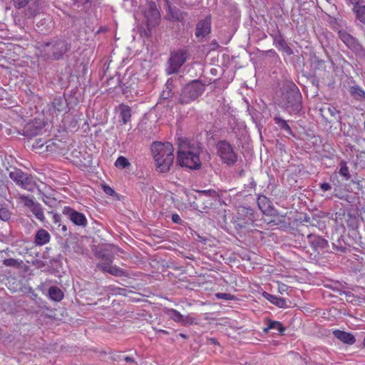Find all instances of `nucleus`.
Instances as JSON below:
<instances>
[{"instance_id":"1","label":"nucleus","mask_w":365,"mask_h":365,"mask_svg":"<svg viewBox=\"0 0 365 365\" xmlns=\"http://www.w3.org/2000/svg\"><path fill=\"white\" fill-rule=\"evenodd\" d=\"M151 151L157 170L160 173L168 172L174 160V148L172 143L154 142L151 145Z\"/></svg>"},{"instance_id":"2","label":"nucleus","mask_w":365,"mask_h":365,"mask_svg":"<svg viewBox=\"0 0 365 365\" xmlns=\"http://www.w3.org/2000/svg\"><path fill=\"white\" fill-rule=\"evenodd\" d=\"M178 162L182 167L190 169H199L201 162L199 158L198 149L189 145L180 147L178 152Z\"/></svg>"},{"instance_id":"3","label":"nucleus","mask_w":365,"mask_h":365,"mask_svg":"<svg viewBox=\"0 0 365 365\" xmlns=\"http://www.w3.org/2000/svg\"><path fill=\"white\" fill-rule=\"evenodd\" d=\"M187 51L184 49H180L176 51L171 52L166 64V73L168 75H171L178 73L182 66L187 61Z\"/></svg>"},{"instance_id":"4","label":"nucleus","mask_w":365,"mask_h":365,"mask_svg":"<svg viewBox=\"0 0 365 365\" xmlns=\"http://www.w3.org/2000/svg\"><path fill=\"white\" fill-rule=\"evenodd\" d=\"M69 111L66 97L63 96L55 98L48 106L47 114L51 117L49 120L53 123L58 121L59 116H63Z\"/></svg>"},{"instance_id":"5","label":"nucleus","mask_w":365,"mask_h":365,"mask_svg":"<svg viewBox=\"0 0 365 365\" xmlns=\"http://www.w3.org/2000/svg\"><path fill=\"white\" fill-rule=\"evenodd\" d=\"M68 49L69 46L64 40L58 39L47 43L45 46L44 51L47 58L58 60L62 58Z\"/></svg>"},{"instance_id":"6","label":"nucleus","mask_w":365,"mask_h":365,"mask_svg":"<svg viewBox=\"0 0 365 365\" xmlns=\"http://www.w3.org/2000/svg\"><path fill=\"white\" fill-rule=\"evenodd\" d=\"M216 148L217 155L224 163L227 165H232L237 162V155L227 141L221 140L218 142Z\"/></svg>"},{"instance_id":"7","label":"nucleus","mask_w":365,"mask_h":365,"mask_svg":"<svg viewBox=\"0 0 365 365\" xmlns=\"http://www.w3.org/2000/svg\"><path fill=\"white\" fill-rule=\"evenodd\" d=\"M254 221L255 215L253 210L250 208L242 207L238 209L234 223L236 227L245 228L247 225H252Z\"/></svg>"},{"instance_id":"8","label":"nucleus","mask_w":365,"mask_h":365,"mask_svg":"<svg viewBox=\"0 0 365 365\" xmlns=\"http://www.w3.org/2000/svg\"><path fill=\"white\" fill-rule=\"evenodd\" d=\"M9 177L22 188L29 191L33 190L34 182L32 178L20 169H14L9 173Z\"/></svg>"},{"instance_id":"9","label":"nucleus","mask_w":365,"mask_h":365,"mask_svg":"<svg viewBox=\"0 0 365 365\" xmlns=\"http://www.w3.org/2000/svg\"><path fill=\"white\" fill-rule=\"evenodd\" d=\"M16 9H24V13L28 18H32L37 14L39 8L35 0H13Z\"/></svg>"},{"instance_id":"10","label":"nucleus","mask_w":365,"mask_h":365,"mask_svg":"<svg viewBox=\"0 0 365 365\" xmlns=\"http://www.w3.org/2000/svg\"><path fill=\"white\" fill-rule=\"evenodd\" d=\"M286 99L284 106L286 108L290 109V112L297 113L301 110L302 95L301 93H283Z\"/></svg>"},{"instance_id":"11","label":"nucleus","mask_w":365,"mask_h":365,"mask_svg":"<svg viewBox=\"0 0 365 365\" xmlns=\"http://www.w3.org/2000/svg\"><path fill=\"white\" fill-rule=\"evenodd\" d=\"M148 6V9L145 11V17L147 19L148 26L151 28L158 24L160 14L154 1H150Z\"/></svg>"},{"instance_id":"12","label":"nucleus","mask_w":365,"mask_h":365,"mask_svg":"<svg viewBox=\"0 0 365 365\" xmlns=\"http://www.w3.org/2000/svg\"><path fill=\"white\" fill-rule=\"evenodd\" d=\"M63 214L76 225L85 227L87 224L85 215L70 207H65Z\"/></svg>"},{"instance_id":"13","label":"nucleus","mask_w":365,"mask_h":365,"mask_svg":"<svg viewBox=\"0 0 365 365\" xmlns=\"http://www.w3.org/2000/svg\"><path fill=\"white\" fill-rule=\"evenodd\" d=\"M211 31V19L210 17H206L205 19L200 20L195 29V36L199 41L203 39L210 34Z\"/></svg>"},{"instance_id":"14","label":"nucleus","mask_w":365,"mask_h":365,"mask_svg":"<svg viewBox=\"0 0 365 365\" xmlns=\"http://www.w3.org/2000/svg\"><path fill=\"white\" fill-rule=\"evenodd\" d=\"M338 36L344 44L352 51H358L361 49V46L359 43L358 40L346 31H339Z\"/></svg>"},{"instance_id":"15","label":"nucleus","mask_w":365,"mask_h":365,"mask_svg":"<svg viewBox=\"0 0 365 365\" xmlns=\"http://www.w3.org/2000/svg\"><path fill=\"white\" fill-rule=\"evenodd\" d=\"M44 123L41 119H34L24 127V134L31 137L38 135L43 129Z\"/></svg>"},{"instance_id":"16","label":"nucleus","mask_w":365,"mask_h":365,"mask_svg":"<svg viewBox=\"0 0 365 365\" xmlns=\"http://www.w3.org/2000/svg\"><path fill=\"white\" fill-rule=\"evenodd\" d=\"M257 205L260 210L265 215L275 216L277 210L273 208L270 200L264 195H259L257 197Z\"/></svg>"},{"instance_id":"17","label":"nucleus","mask_w":365,"mask_h":365,"mask_svg":"<svg viewBox=\"0 0 365 365\" xmlns=\"http://www.w3.org/2000/svg\"><path fill=\"white\" fill-rule=\"evenodd\" d=\"M165 314L168 317L175 322L180 323L182 325L192 324L193 323L192 319L188 316H183L179 312L174 309H167Z\"/></svg>"},{"instance_id":"18","label":"nucleus","mask_w":365,"mask_h":365,"mask_svg":"<svg viewBox=\"0 0 365 365\" xmlns=\"http://www.w3.org/2000/svg\"><path fill=\"white\" fill-rule=\"evenodd\" d=\"M321 115L329 123L339 120V110L333 106H327L320 109Z\"/></svg>"},{"instance_id":"19","label":"nucleus","mask_w":365,"mask_h":365,"mask_svg":"<svg viewBox=\"0 0 365 365\" xmlns=\"http://www.w3.org/2000/svg\"><path fill=\"white\" fill-rule=\"evenodd\" d=\"M333 335L341 341L349 345L354 344L356 341L355 337L353 334L344 331L334 330L333 331Z\"/></svg>"},{"instance_id":"20","label":"nucleus","mask_w":365,"mask_h":365,"mask_svg":"<svg viewBox=\"0 0 365 365\" xmlns=\"http://www.w3.org/2000/svg\"><path fill=\"white\" fill-rule=\"evenodd\" d=\"M115 110L119 112L123 124H126L130 120L131 109L128 106L121 103L115 108Z\"/></svg>"},{"instance_id":"21","label":"nucleus","mask_w":365,"mask_h":365,"mask_svg":"<svg viewBox=\"0 0 365 365\" xmlns=\"http://www.w3.org/2000/svg\"><path fill=\"white\" fill-rule=\"evenodd\" d=\"M50 239L51 235L48 231L44 229H40L36 232L35 235L34 243L36 245L42 246L49 242Z\"/></svg>"},{"instance_id":"22","label":"nucleus","mask_w":365,"mask_h":365,"mask_svg":"<svg viewBox=\"0 0 365 365\" xmlns=\"http://www.w3.org/2000/svg\"><path fill=\"white\" fill-rule=\"evenodd\" d=\"M32 147L39 152L53 151L54 143L51 140L44 142L41 139H36Z\"/></svg>"},{"instance_id":"23","label":"nucleus","mask_w":365,"mask_h":365,"mask_svg":"<svg viewBox=\"0 0 365 365\" xmlns=\"http://www.w3.org/2000/svg\"><path fill=\"white\" fill-rule=\"evenodd\" d=\"M307 239L309 243L312 246L313 248L317 249L318 247L324 248L327 246L328 242L326 240L315 235H308Z\"/></svg>"},{"instance_id":"24","label":"nucleus","mask_w":365,"mask_h":365,"mask_svg":"<svg viewBox=\"0 0 365 365\" xmlns=\"http://www.w3.org/2000/svg\"><path fill=\"white\" fill-rule=\"evenodd\" d=\"M199 195L200 197L204 199L210 206L212 205L213 201H216L218 197L217 192L214 190L199 191Z\"/></svg>"},{"instance_id":"25","label":"nucleus","mask_w":365,"mask_h":365,"mask_svg":"<svg viewBox=\"0 0 365 365\" xmlns=\"http://www.w3.org/2000/svg\"><path fill=\"white\" fill-rule=\"evenodd\" d=\"M63 96L66 97L69 110L78 103L80 98L81 97L80 93H63Z\"/></svg>"},{"instance_id":"26","label":"nucleus","mask_w":365,"mask_h":365,"mask_svg":"<svg viewBox=\"0 0 365 365\" xmlns=\"http://www.w3.org/2000/svg\"><path fill=\"white\" fill-rule=\"evenodd\" d=\"M264 297L272 304L279 308H286L287 307L286 300L283 298L277 297V296L272 295L271 294H268L267 292H264Z\"/></svg>"},{"instance_id":"27","label":"nucleus","mask_w":365,"mask_h":365,"mask_svg":"<svg viewBox=\"0 0 365 365\" xmlns=\"http://www.w3.org/2000/svg\"><path fill=\"white\" fill-rule=\"evenodd\" d=\"M48 296L51 300L60 302L63 299L64 294L60 288L56 286H52L48 289Z\"/></svg>"},{"instance_id":"28","label":"nucleus","mask_w":365,"mask_h":365,"mask_svg":"<svg viewBox=\"0 0 365 365\" xmlns=\"http://www.w3.org/2000/svg\"><path fill=\"white\" fill-rule=\"evenodd\" d=\"M267 326L264 328V332H268L269 330H274L277 332L282 333L284 331V327L277 321H272L271 319H267Z\"/></svg>"},{"instance_id":"29","label":"nucleus","mask_w":365,"mask_h":365,"mask_svg":"<svg viewBox=\"0 0 365 365\" xmlns=\"http://www.w3.org/2000/svg\"><path fill=\"white\" fill-rule=\"evenodd\" d=\"M103 262L97 264V268L108 273V270L113 267V257L110 255H103Z\"/></svg>"},{"instance_id":"30","label":"nucleus","mask_w":365,"mask_h":365,"mask_svg":"<svg viewBox=\"0 0 365 365\" xmlns=\"http://www.w3.org/2000/svg\"><path fill=\"white\" fill-rule=\"evenodd\" d=\"M29 210L38 220L42 222L45 221L43 210L38 202H36Z\"/></svg>"},{"instance_id":"31","label":"nucleus","mask_w":365,"mask_h":365,"mask_svg":"<svg viewBox=\"0 0 365 365\" xmlns=\"http://www.w3.org/2000/svg\"><path fill=\"white\" fill-rule=\"evenodd\" d=\"M353 11L356 14V18L363 24L365 25V6L355 5Z\"/></svg>"},{"instance_id":"32","label":"nucleus","mask_w":365,"mask_h":365,"mask_svg":"<svg viewBox=\"0 0 365 365\" xmlns=\"http://www.w3.org/2000/svg\"><path fill=\"white\" fill-rule=\"evenodd\" d=\"M185 88L188 91H202L205 90V86L200 81L195 80L187 83Z\"/></svg>"},{"instance_id":"33","label":"nucleus","mask_w":365,"mask_h":365,"mask_svg":"<svg viewBox=\"0 0 365 365\" xmlns=\"http://www.w3.org/2000/svg\"><path fill=\"white\" fill-rule=\"evenodd\" d=\"M275 123L282 129L285 130L287 134L293 135V133L291 130L290 126L287 124V121L282 119L279 115H275L274 117Z\"/></svg>"},{"instance_id":"34","label":"nucleus","mask_w":365,"mask_h":365,"mask_svg":"<svg viewBox=\"0 0 365 365\" xmlns=\"http://www.w3.org/2000/svg\"><path fill=\"white\" fill-rule=\"evenodd\" d=\"M274 43L279 49H281L282 51H284L287 54L292 53L291 48L288 46L285 40L283 39L281 36L274 39Z\"/></svg>"},{"instance_id":"35","label":"nucleus","mask_w":365,"mask_h":365,"mask_svg":"<svg viewBox=\"0 0 365 365\" xmlns=\"http://www.w3.org/2000/svg\"><path fill=\"white\" fill-rule=\"evenodd\" d=\"M24 262L22 260L9 258L3 260V264L6 267H11L14 268H20L22 267Z\"/></svg>"},{"instance_id":"36","label":"nucleus","mask_w":365,"mask_h":365,"mask_svg":"<svg viewBox=\"0 0 365 365\" xmlns=\"http://www.w3.org/2000/svg\"><path fill=\"white\" fill-rule=\"evenodd\" d=\"M340 170L339 173L341 176H342L346 180H349L351 178V175L349 173V168L346 165V163L345 161L340 162Z\"/></svg>"},{"instance_id":"37","label":"nucleus","mask_w":365,"mask_h":365,"mask_svg":"<svg viewBox=\"0 0 365 365\" xmlns=\"http://www.w3.org/2000/svg\"><path fill=\"white\" fill-rule=\"evenodd\" d=\"M197 97V93H181L180 101L182 103H187Z\"/></svg>"},{"instance_id":"38","label":"nucleus","mask_w":365,"mask_h":365,"mask_svg":"<svg viewBox=\"0 0 365 365\" xmlns=\"http://www.w3.org/2000/svg\"><path fill=\"white\" fill-rule=\"evenodd\" d=\"M11 216V212L9 210V208L2 205L0 204V220L3 221H8Z\"/></svg>"},{"instance_id":"39","label":"nucleus","mask_w":365,"mask_h":365,"mask_svg":"<svg viewBox=\"0 0 365 365\" xmlns=\"http://www.w3.org/2000/svg\"><path fill=\"white\" fill-rule=\"evenodd\" d=\"M108 273L115 277H128L127 272L117 266H113L110 269L108 270Z\"/></svg>"},{"instance_id":"40","label":"nucleus","mask_w":365,"mask_h":365,"mask_svg":"<svg viewBox=\"0 0 365 365\" xmlns=\"http://www.w3.org/2000/svg\"><path fill=\"white\" fill-rule=\"evenodd\" d=\"M115 165L117 167V168H128L130 165V163H129V161L128 160V159L123 156H120L117 158L115 163Z\"/></svg>"},{"instance_id":"41","label":"nucleus","mask_w":365,"mask_h":365,"mask_svg":"<svg viewBox=\"0 0 365 365\" xmlns=\"http://www.w3.org/2000/svg\"><path fill=\"white\" fill-rule=\"evenodd\" d=\"M19 199L20 200L21 202H22L24 205L29 209L33 207L34 205L36 202H34L31 198L23 195H19Z\"/></svg>"},{"instance_id":"42","label":"nucleus","mask_w":365,"mask_h":365,"mask_svg":"<svg viewBox=\"0 0 365 365\" xmlns=\"http://www.w3.org/2000/svg\"><path fill=\"white\" fill-rule=\"evenodd\" d=\"M180 81V78H170L165 84L166 89L168 91H171L173 89L176 88V83Z\"/></svg>"},{"instance_id":"43","label":"nucleus","mask_w":365,"mask_h":365,"mask_svg":"<svg viewBox=\"0 0 365 365\" xmlns=\"http://www.w3.org/2000/svg\"><path fill=\"white\" fill-rule=\"evenodd\" d=\"M73 4L77 7L83 6V9L87 7L91 0H71Z\"/></svg>"},{"instance_id":"44","label":"nucleus","mask_w":365,"mask_h":365,"mask_svg":"<svg viewBox=\"0 0 365 365\" xmlns=\"http://www.w3.org/2000/svg\"><path fill=\"white\" fill-rule=\"evenodd\" d=\"M324 61L315 58L312 63V66L314 67L315 69L320 68L324 66Z\"/></svg>"},{"instance_id":"45","label":"nucleus","mask_w":365,"mask_h":365,"mask_svg":"<svg viewBox=\"0 0 365 365\" xmlns=\"http://www.w3.org/2000/svg\"><path fill=\"white\" fill-rule=\"evenodd\" d=\"M102 188L105 193L109 196H113L115 194L114 190L107 185H103Z\"/></svg>"},{"instance_id":"46","label":"nucleus","mask_w":365,"mask_h":365,"mask_svg":"<svg viewBox=\"0 0 365 365\" xmlns=\"http://www.w3.org/2000/svg\"><path fill=\"white\" fill-rule=\"evenodd\" d=\"M172 220L173 222H175L176 224H179V225L182 224V220L178 214H173Z\"/></svg>"},{"instance_id":"47","label":"nucleus","mask_w":365,"mask_h":365,"mask_svg":"<svg viewBox=\"0 0 365 365\" xmlns=\"http://www.w3.org/2000/svg\"><path fill=\"white\" fill-rule=\"evenodd\" d=\"M53 221L55 224L58 225V227H60L61 225L60 223L61 221V215L55 213L53 215Z\"/></svg>"},{"instance_id":"48","label":"nucleus","mask_w":365,"mask_h":365,"mask_svg":"<svg viewBox=\"0 0 365 365\" xmlns=\"http://www.w3.org/2000/svg\"><path fill=\"white\" fill-rule=\"evenodd\" d=\"M216 297L218 299H223L227 300L230 299V294L227 293H217Z\"/></svg>"},{"instance_id":"49","label":"nucleus","mask_w":365,"mask_h":365,"mask_svg":"<svg viewBox=\"0 0 365 365\" xmlns=\"http://www.w3.org/2000/svg\"><path fill=\"white\" fill-rule=\"evenodd\" d=\"M320 188L324 191L329 190L331 187L329 183L328 182H322L320 184Z\"/></svg>"},{"instance_id":"50","label":"nucleus","mask_w":365,"mask_h":365,"mask_svg":"<svg viewBox=\"0 0 365 365\" xmlns=\"http://www.w3.org/2000/svg\"><path fill=\"white\" fill-rule=\"evenodd\" d=\"M354 98H357L358 97H363L365 98V92H363L361 93H351Z\"/></svg>"},{"instance_id":"51","label":"nucleus","mask_w":365,"mask_h":365,"mask_svg":"<svg viewBox=\"0 0 365 365\" xmlns=\"http://www.w3.org/2000/svg\"><path fill=\"white\" fill-rule=\"evenodd\" d=\"M124 360L126 361V362H129V363H135V360L133 358L130 357V356H125L124 358Z\"/></svg>"},{"instance_id":"52","label":"nucleus","mask_w":365,"mask_h":365,"mask_svg":"<svg viewBox=\"0 0 365 365\" xmlns=\"http://www.w3.org/2000/svg\"><path fill=\"white\" fill-rule=\"evenodd\" d=\"M171 93H163L162 97L165 99L169 98L171 97Z\"/></svg>"},{"instance_id":"53","label":"nucleus","mask_w":365,"mask_h":365,"mask_svg":"<svg viewBox=\"0 0 365 365\" xmlns=\"http://www.w3.org/2000/svg\"><path fill=\"white\" fill-rule=\"evenodd\" d=\"M287 289V286L285 285V284H282L279 287V291L282 292H284L286 291Z\"/></svg>"},{"instance_id":"54","label":"nucleus","mask_w":365,"mask_h":365,"mask_svg":"<svg viewBox=\"0 0 365 365\" xmlns=\"http://www.w3.org/2000/svg\"><path fill=\"white\" fill-rule=\"evenodd\" d=\"M209 341H210L212 344H215L217 343L216 339H214V338L210 339Z\"/></svg>"},{"instance_id":"55","label":"nucleus","mask_w":365,"mask_h":365,"mask_svg":"<svg viewBox=\"0 0 365 365\" xmlns=\"http://www.w3.org/2000/svg\"><path fill=\"white\" fill-rule=\"evenodd\" d=\"M337 250H340L342 252H344L346 249H345V247H338Z\"/></svg>"},{"instance_id":"56","label":"nucleus","mask_w":365,"mask_h":365,"mask_svg":"<svg viewBox=\"0 0 365 365\" xmlns=\"http://www.w3.org/2000/svg\"><path fill=\"white\" fill-rule=\"evenodd\" d=\"M158 331L164 334H168V332L166 331V330H163V329H160Z\"/></svg>"},{"instance_id":"57","label":"nucleus","mask_w":365,"mask_h":365,"mask_svg":"<svg viewBox=\"0 0 365 365\" xmlns=\"http://www.w3.org/2000/svg\"><path fill=\"white\" fill-rule=\"evenodd\" d=\"M180 336L182 338L187 339V335H185V334L180 333Z\"/></svg>"},{"instance_id":"58","label":"nucleus","mask_w":365,"mask_h":365,"mask_svg":"<svg viewBox=\"0 0 365 365\" xmlns=\"http://www.w3.org/2000/svg\"><path fill=\"white\" fill-rule=\"evenodd\" d=\"M354 91L355 92H357V91H362L359 88H354Z\"/></svg>"},{"instance_id":"59","label":"nucleus","mask_w":365,"mask_h":365,"mask_svg":"<svg viewBox=\"0 0 365 365\" xmlns=\"http://www.w3.org/2000/svg\"><path fill=\"white\" fill-rule=\"evenodd\" d=\"M62 230H63V231H66V230H67V229H66V225H63V226H62Z\"/></svg>"},{"instance_id":"60","label":"nucleus","mask_w":365,"mask_h":365,"mask_svg":"<svg viewBox=\"0 0 365 365\" xmlns=\"http://www.w3.org/2000/svg\"><path fill=\"white\" fill-rule=\"evenodd\" d=\"M0 106H8V104H7V103H3V104H1Z\"/></svg>"},{"instance_id":"61","label":"nucleus","mask_w":365,"mask_h":365,"mask_svg":"<svg viewBox=\"0 0 365 365\" xmlns=\"http://www.w3.org/2000/svg\"><path fill=\"white\" fill-rule=\"evenodd\" d=\"M363 345L365 347V337H364V341H363Z\"/></svg>"},{"instance_id":"62","label":"nucleus","mask_w":365,"mask_h":365,"mask_svg":"<svg viewBox=\"0 0 365 365\" xmlns=\"http://www.w3.org/2000/svg\"><path fill=\"white\" fill-rule=\"evenodd\" d=\"M37 296L36 294H33V297H36Z\"/></svg>"},{"instance_id":"63","label":"nucleus","mask_w":365,"mask_h":365,"mask_svg":"<svg viewBox=\"0 0 365 365\" xmlns=\"http://www.w3.org/2000/svg\"><path fill=\"white\" fill-rule=\"evenodd\" d=\"M274 222V220H270L269 223Z\"/></svg>"}]
</instances>
